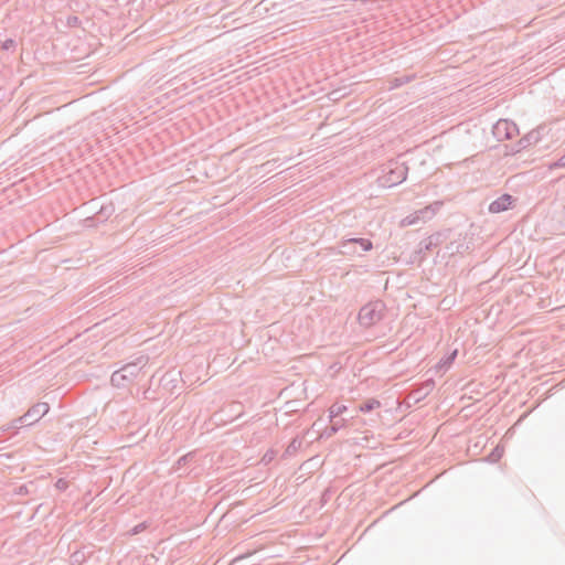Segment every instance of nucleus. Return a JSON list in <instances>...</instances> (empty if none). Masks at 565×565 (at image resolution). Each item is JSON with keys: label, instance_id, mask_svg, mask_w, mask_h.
Instances as JSON below:
<instances>
[{"label": "nucleus", "instance_id": "obj_6", "mask_svg": "<svg viewBox=\"0 0 565 565\" xmlns=\"http://www.w3.org/2000/svg\"><path fill=\"white\" fill-rule=\"evenodd\" d=\"M515 202L516 198L512 196L509 193H504L497 200L492 201L489 204L488 210L492 214L501 213L510 209H513L515 206Z\"/></svg>", "mask_w": 565, "mask_h": 565}, {"label": "nucleus", "instance_id": "obj_22", "mask_svg": "<svg viewBox=\"0 0 565 565\" xmlns=\"http://www.w3.org/2000/svg\"><path fill=\"white\" fill-rule=\"evenodd\" d=\"M18 424H20L19 422H15V419L9 424L8 426H3L2 427V431L7 433V431H13V434H17L18 433V429H19V426Z\"/></svg>", "mask_w": 565, "mask_h": 565}, {"label": "nucleus", "instance_id": "obj_27", "mask_svg": "<svg viewBox=\"0 0 565 565\" xmlns=\"http://www.w3.org/2000/svg\"><path fill=\"white\" fill-rule=\"evenodd\" d=\"M491 456L494 457L493 460H497L501 457V452L499 451L498 447L495 448L494 452H492Z\"/></svg>", "mask_w": 565, "mask_h": 565}, {"label": "nucleus", "instance_id": "obj_20", "mask_svg": "<svg viewBox=\"0 0 565 565\" xmlns=\"http://www.w3.org/2000/svg\"><path fill=\"white\" fill-rule=\"evenodd\" d=\"M17 46V43L13 39H7L2 45H1V49L4 50V51H9V50H14Z\"/></svg>", "mask_w": 565, "mask_h": 565}, {"label": "nucleus", "instance_id": "obj_21", "mask_svg": "<svg viewBox=\"0 0 565 565\" xmlns=\"http://www.w3.org/2000/svg\"><path fill=\"white\" fill-rule=\"evenodd\" d=\"M558 168H565V154L562 156L558 160H556L550 164L551 170L558 169Z\"/></svg>", "mask_w": 565, "mask_h": 565}, {"label": "nucleus", "instance_id": "obj_23", "mask_svg": "<svg viewBox=\"0 0 565 565\" xmlns=\"http://www.w3.org/2000/svg\"><path fill=\"white\" fill-rule=\"evenodd\" d=\"M55 488L60 491H65L68 488V481L63 478H60L55 482Z\"/></svg>", "mask_w": 565, "mask_h": 565}, {"label": "nucleus", "instance_id": "obj_9", "mask_svg": "<svg viewBox=\"0 0 565 565\" xmlns=\"http://www.w3.org/2000/svg\"><path fill=\"white\" fill-rule=\"evenodd\" d=\"M354 238H345L339 242V250L338 254L343 256H353L358 254L356 245Z\"/></svg>", "mask_w": 565, "mask_h": 565}, {"label": "nucleus", "instance_id": "obj_13", "mask_svg": "<svg viewBox=\"0 0 565 565\" xmlns=\"http://www.w3.org/2000/svg\"><path fill=\"white\" fill-rule=\"evenodd\" d=\"M114 212V206L111 204L104 205L100 207V210L96 213L95 217L98 221H106Z\"/></svg>", "mask_w": 565, "mask_h": 565}, {"label": "nucleus", "instance_id": "obj_2", "mask_svg": "<svg viewBox=\"0 0 565 565\" xmlns=\"http://www.w3.org/2000/svg\"><path fill=\"white\" fill-rule=\"evenodd\" d=\"M386 316V305L376 299L365 303L359 311L358 320L363 328H371L382 321Z\"/></svg>", "mask_w": 565, "mask_h": 565}, {"label": "nucleus", "instance_id": "obj_16", "mask_svg": "<svg viewBox=\"0 0 565 565\" xmlns=\"http://www.w3.org/2000/svg\"><path fill=\"white\" fill-rule=\"evenodd\" d=\"M356 246H360L363 252H370L373 249V243L369 238L353 237Z\"/></svg>", "mask_w": 565, "mask_h": 565}, {"label": "nucleus", "instance_id": "obj_12", "mask_svg": "<svg viewBox=\"0 0 565 565\" xmlns=\"http://www.w3.org/2000/svg\"><path fill=\"white\" fill-rule=\"evenodd\" d=\"M414 77H415V75H402V76L394 77L390 81V88L392 89V88L401 87V86L409 83Z\"/></svg>", "mask_w": 565, "mask_h": 565}, {"label": "nucleus", "instance_id": "obj_8", "mask_svg": "<svg viewBox=\"0 0 565 565\" xmlns=\"http://www.w3.org/2000/svg\"><path fill=\"white\" fill-rule=\"evenodd\" d=\"M443 242H444V234L439 233V232L434 233L419 243L418 253H423L425 255L427 252L433 250L434 247H437Z\"/></svg>", "mask_w": 565, "mask_h": 565}, {"label": "nucleus", "instance_id": "obj_11", "mask_svg": "<svg viewBox=\"0 0 565 565\" xmlns=\"http://www.w3.org/2000/svg\"><path fill=\"white\" fill-rule=\"evenodd\" d=\"M381 407V402L376 398H369L359 405V411L362 413H370Z\"/></svg>", "mask_w": 565, "mask_h": 565}, {"label": "nucleus", "instance_id": "obj_19", "mask_svg": "<svg viewBox=\"0 0 565 565\" xmlns=\"http://www.w3.org/2000/svg\"><path fill=\"white\" fill-rule=\"evenodd\" d=\"M343 423H344V419H341V420L332 419L329 436H331L332 434H335L343 426Z\"/></svg>", "mask_w": 565, "mask_h": 565}, {"label": "nucleus", "instance_id": "obj_24", "mask_svg": "<svg viewBox=\"0 0 565 565\" xmlns=\"http://www.w3.org/2000/svg\"><path fill=\"white\" fill-rule=\"evenodd\" d=\"M81 24V20L76 15H70L67 18V25L68 26H78Z\"/></svg>", "mask_w": 565, "mask_h": 565}, {"label": "nucleus", "instance_id": "obj_5", "mask_svg": "<svg viewBox=\"0 0 565 565\" xmlns=\"http://www.w3.org/2000/svg\"><path fill=\"white\" fill-rule=\"evenodd\" d=\"M493 135L498 140H510L519 135V128L512 120L500 119L493 126Z\"/></svg>", "mask_w": 565, "mask_h": 565}, {"label": "nucleus", "instance_id": "obj_7", "mask_svg": "<svg viewBox=\"0 0 565 565\" xmlns=\"http://www.w3.org/2000/svg\"><path fill=\"white\" fill-rule=\"evenodd\" d=\"M541 140V131L540 129H533L523 136L514 146H512L511 150L513 152H520L529 148L530 146L536 145Z\"/></svg>", "mask_w": 565, "mask_h": 565}, {"label": "nucleus", "instance_id": "obj_18", "mask_svg": "<svg viewBox=\"0 0 565 565\" xmlns=\"http://www.w3.org/2000/svg\"><path fill=\"white\" fill-rule=\"evenodd\" d=\"M194 452H188L186 455H183L180 457L175 462V468L179 469L185 465H188L190 461L194 459Z\"/></svg>", "mask_w": 565, "mask_h": 565}, {"label": "nucleus", "instance_id": "obj_4", "mask_svg": "<svg viewBox=\"0 0 565 565\" xmlns=\"http://www.w3.org/2000/svg\"><path fill=\"white\" fill-rule=\"evenodd\" d=\"M50 411V405L45 402L34 404L29 411L21 417L17 418L21 425L30 426L39 422Z\"/></svg>", "mask_w": 565, "mask_h": 565}, {"label": "nucleus", "instance_id": "obj_25", "mask_svg": "<svg viewBox=\"0 0 565 565\" xmlns=\"http://www.w3.org/2000/svg\"><path fill=\"white\" fill-rule=\"evenodd\" d=\"M146 527H147V524L145 522L139 523V524H137L136 526L132 527L131 533L132 534H139L142 531H145Z\"/></svg>", "mask_w": 565, "mask_h": 565}, {"label": "nucleus", "instance_id": "obj_29", "mask_svg": "<svg viewBox=\"0 0 565 565\" xmlns=\"http://www.w3.org/2000/svg\"><path fill=\"white\" fill-rule=\"evenodd\" d=\"M170 376H171V373H170V372L166 373V374L162 376L161 382L166 381V380H167L168 377H170Z\"/></svg>", "mask_w": 565, "mask_h": 565}, {"label": "nucleus", "instance_id": "obj_15", "mask_svg": "<svg viewBox=\"0 0 565 565\" xmlns=\"http://www.w3.org/2000/svg\"><path fill=\"white\" fill-rule=\"evenodd\" d=\"M347 406L345 405H341V404H333L330 408H329V417H330V420L334 419L335 417L342 415L345 411H347Z\"/></svg>", "mask_w": 565, "mask_h": 565}, {"label": "nucleus", "instance_id": "obj_1", "mask_svg": "<svg viewBox=\"0 0 565 565\" xmlns=\"http://www.w3.org/2000/svg\"><path fill=\"white\" fill-rule=\"evenodd\" d=\"M149 358L141 355L136 361L125 364L121 369L115 371L110 376V383L115 387H125L128 383H131L135 377L143 370L147 365Z\"/></svg>", "mask_w": 565, "mask_h": 565}, {"label": "nucleus", "instance_id": "obj_3", "mask_svg": "<svg viewBox=\"0 0 565 565\" xmlns=\"http://www.w3.org/2000/svg\"><path fill=\"white\" fill-rule=\"evenodd\" d=\"M407 173L408 167L406 163L391 160L385 164L383 174L377 180L381 186L391 188L404 182Z\"/></svg>", "mask_w": 565, "mask_h": 565}, {"label": "nucleus", "instance_id": "obj_14", "mask_svg": "<svg viewBox=\"0 0 565 565\" xmlns=\"http://www.w3.org/2000/svg\"><path fill=\"white\" fill-rule=\"evenodd\" d=\"M456 356H457V350L452 351L448 356H446L445 359H443V360L438 363L437 367H438L439 370H444V371L448 370V369H449V366H450V365L452 364V362L455 361Z\"/></svg>", "mask_w": 565, "mask_h": 565}, {"label": "nucleus", "instance_id": "obj_26", "mask_svg": "<svg viewBox=\"0 0 565 565\" xmlns=\"http://www.w3.org/2000/svg\"><path fill=\"white\" fill-rule=\"evenodd\" d=\"M273 458H274V454H273V452H270V454H269V452H267V454H265V456H264V458H263V461L268 462V461H270Z\"/></svg>", "mask_w": 565, "mask_h": 565}, {"label": "nucleus", "instance_id": "obj_10", "mask_svg": "<svg viewBox=\"0 0 565 565\" xmlns=\"http://www.w3.org/2000/svg\"><path fill=\"white\" fill-rule=\"evenodd\" d=\"M302 443V439L298 436L292 438L284 452V457L294 456L301 448Z\"/></svg>", "mask_w": 565, "mask_h": 565}, {"label": "nucleus", "instance_id": "obj_17", "mask_svg": "<svg viewBox=\"0 0 565 565\" xmlns=\"http://www.w3.org/2000/svg\"><path fill=\"white\" fill-rule=\"evenodd\" d=\"M441 206H443V202L441 201H436L433 204H430L429 206H427L424 210H422L420 213L423 214V217H426V215L428 213L430 215H434V214H436L437 211H439V209Z\"/></svg>", "mask_w": 565, "mask_h": 565}, {"label": "nucleus", "instance_id": "obj_28", "mask_svg": "<svg viewBox=\"0 0 565 565\" xmlns=\"http://www.w3.org/2000/svg\"><path fill=\"white\" fill-rule=\"evenodd\" d=\"M433 385H434V381H431V380H430V381H428V382L425 384V387L429 391V390H431Z\"/></svg>", "mask_w": 565, "mask_h": 565}]
</instances>
